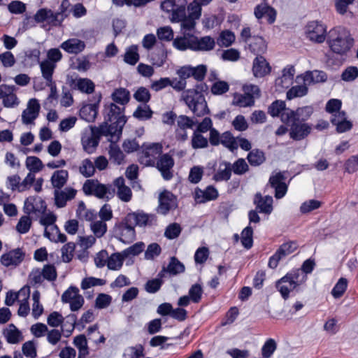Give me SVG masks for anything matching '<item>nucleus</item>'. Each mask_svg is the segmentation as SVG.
<instances>
[{
	"instance_id": "obj_3",
	"label": "nucleus",
	"mask_w": 358,
	"mask_h": 358,
	"mask_svg": "<svg viewBox=\"0 0 358 358\" xmlns=\"http://www.w3.org/2000/svg\"><path fill=\"white\" fill-rule=\"evenodd\" d=\"M307 280V275H304L300 269L293 270L287 273L285 276L278 280L275 283L277 289L282 297L286 300L289 298L292 290L299 291V287Z\"/></svg>"
},
{
	"instance_id": "obj_27",
	"label": "nucleus",
	"mask_w": 358,
	"mask_h": 358,
	"mask_svg": "<svg viewBox=\"0 0 358 358\" xmlns=\"http://www.w3.org/2000/svg\"><path fill=\"white\" fill-rule=\"evenodd\" d=\"M254 203L257 205L261 213L270 214L273 210V198L271 196L262 197L260 193H257L255 196Z\"/></svg>"
},
{
	"instance_id": "obj_45",
	"label": "nucleus",
	"mask_w": 358,
	"mask_h": 358,
	"mask_svg": "<svg viewBox=\"0 0 358 358\" xmlns=\"http://www.w3.org/2000/svg\"><path fill=\"white\" fill-rule=\"evenodd\" d=\"M143 350L142 345L128 347L124 350L122 358H140L144 356Z\"/></svg>"
},
{
	"instance_id": "obj_56",
	"label": "nucleus",
	"mask_w": 358,
	"mask_h": 358,
	"mask_svg": "<svg viewBox=\"0 0 358 358\" xmlns=\"http://www.w3.org/2000/svg\"><path fill=\"white\" fill-rule=\"evenodd\" d=\"M76 248V244L73 242H69L62 248V257L63 262H70L73 257V252Z\"/></svg>"
},
{
	"instance_id": "obj_12",
	"label": "nucleus",
	"mask_w": 358,
	"mask_h": 358,
	"mask_svg": "<svg viewBox=\"0 0 358 358\" xmlns=\"http://www.w3.org/2000/svg\"><path fill=\"white\" fill-rule=\"evenodd\" d=\"M289 137L294 141H301L306 138L312 131L310 124L291 120L289 124Z\"/></svg>"
},
{
	"instance_id": "obj_47",
	"label": "nucleus",
	"mask_w": 358,
	"mask_h": 358,
	"mask_svg": "<svg viewBox=\"0 0 358 358\" xmlns=\"http://www.w3.org/2000/svg\"><path fill=\"white\" fill-rule=\"evenodd\" d=\"M108 122H110L104 120V122L98 127L102 133V135L105 136H113L116 133L119 134V127L113 122H110V124H108Z\"/></svg>"
},
{
	"instance_id": "obj_10",
	"label": "nucleus",
	"mask_w": 358,
	"mask_h": 358,
	"mask_svg": "<svg viewBox=\"0 0 358 358\" xmlns=\"http://www.w3.org/2000/svg\"><path fill=\"white\" fill-rule=\"evenodd\" d=\"M175 162L169 153L162 154L155 163L153 167H155L161 173L162 177L165 180H170L173 177V170Z\"/></svg>"
},
{
	"instance_id": "obj_11",
	"label": "nucleus",
	"mask_w": 358,
	"mask_h": 358,
	"mask_svg": "<svg viewBox=\"0 0 358 358\" xmlns=\"http://www.w3.org/2000/svg\"><path fill=\"white\" fill-rule=\"evenodd\" d=\"M313 113V108L310 106L298 108L295 110L288 109L286 112L282 113L281 121L285 124H289L291 120L305 122L309 119Z\"/></svg>"
},
{
	"instance_id": "obj_34",
	"label": "nucleus",
	"mask_w": 358,
	"mask_h": 358,
	"mask_svg": "<svg viewBox=\"0 0 358 358\" xmlns=\"http://www.w3.org/2000/svg\"><path fill=\"white\" fill-rule=\"evenodd\" d=\"M167 273L170 275H176L185 272V265L180 262L176 257H171L169 264L167 265Z\"/></svg>"
},
{
	"instance_id": "obj_7",
	"label": "nucleus",
	"mask_w": 358,
	"mask_h": 358,
	"mask_svg": "<svg viewBox=\"0 0 358 358\" xmlns=\"http://www.w3.org/2000/svg\"><path fill=\"white\" fill-rule=\"evenodd\" d=\"M162 145L159 143H153L145 146L139 155V163L145 166H154L162 154Z\"/></svg>"
},
{
	"instance_id": "obj_16",
	"label": "nucleus",
	"mask_w": 358,
	"mask_h": 358,
	"mask_svg": "<svg viewBox=\"0 0 358 358\" xmlns=\"http://www.w3.org/2000/svg\"><path fill=\"white\" fill-rule=\"evenodd\" d=\"M101 98L100 93L96 94L94 96L96 101L84 105L80 110V117L88 122H94L98 114L99 104Z\"/></svg>"
},
{
	"instance_id": "obj_17",
	"label": "nucleus",
	"mask_w": 358,
	"mask_h": 358,
	"mask_svg": "<svg viewBox=\"0 0 358 358\" xmlns=\"http://www.w3.org/2000/svg\"><path fill=\"white\" fill-rule=\"evenodd\" d=\"M127 220L134 226L138 225L145 227L156 224L157 217L155 215L146 214L144 213H131L127 215Z\"/></svg>"
},
{
	"instance_id": "obj_46",
	"label": "nucleus",
	"mask_w": 358,
	"mask_h": 358,
	"mask_svg": "<svg viewBox=\"0 0 358 358\" xmlns=\"http://www.w3.org/2000/svg\"><path fill=\"white\" fill-rule=\"evenodd\" d=\"M191 143L194 149L206 148L208 146V139L201 133L196 131L193 133Z\"/></svg>"
},
{
	"instance_id": "obj_57",
	"label": "nucleus",
	"mask_w": 358,
	"mask_h": 358,
	"mask_svg": "<svg viewBox=\"0 0 358 358\" xmlns=\"http://www.w3.org/2000/svg\"><path fill=\"white\" fill-rule=\"evenodd\" d=\"M249 170V166L245 160L243 158L238 159L231 164V171L236 175H243Z\"/></svg>"
},
{
	"instance_id": "obj_28",
	"label": "nucleus",
	"mask_w": 358,
	"mask_h": 358,
	"mask_svg": "<svg viewBox=\"0 0 358 358\" xmlns=\"http://www.w3.org/2000/svg\"><path fill=\"white\" fill-rule=\"evenodd\" d=\"M305 84L310 85L312 83H324L327 80V75L323 71H306L302 77Z\"/></svg>"
},
{
	"instance_id": "obj_1",
	"label": "nucleus",
	"mask_w": 358,
	"mask_h": 358,
	"mask_svg": "<svg viewBox=\"0 0 358 358\" xmlns=\"http://www.w3.org/2000/svg\"><path fill=\"white\" fill-rule=\"evenodd\" d=\"M327 42L334 53L343 56L346 55L353 46L354 39L347 29L343 27H336L329 31Z\"/></svg>"
},
{
	"instance_id": "obj_53",
	"label": "nucleus",
	"mask_w": 358,
	"mask_h": 358,
	"mask_svg": "<svg viewBox=\"0 0 358 358\" xmlns=\"http://www.w3.org/2000/svg\"><path fill=\"white\" fill-rule=\"evenodd\" d=\"M77 317L75 314L71 313L68 315L64 320L63 324L61 325L62 330L66 331L68 335L71 334L76 324Z\"/></svg>"
},
{
	"instance_id": "obj_49",
	"label": "nucleus",
	"mask_w": 358,
	"mask_h": 358,
	"mask_svg": "<svg viewBox=\"0 0 358 358\" xmlns=\"http://www.w3.org/2000/svg\"><path fill=\"white\" fill-rule=\"evenodd\" d=\"M145 248V244L143 242H138L122 252V255L124 258H127L130 256H136L141 253Z\"/></svg>"
},
{
	"instance_id": "obj_63",
	"label": "nucleus",
	"mask_w": 358,
	"mask_h": 358,
	"mask_svg": "<svg viewBox=\"0 0 358 358\" xmlns=\"http://www.w3.org/2000/svg\"><path fill=\"white\" fill-rule=\"evenodd\" d=\"M358 77V68L356 66H348L341 74V79L346 82H352Z\"/></svg>"
},
{
	"instance_id": "obj_26",
	"label": "nucleus",
	"mask_w": 358,
	"mask_h": 358,
	"mask_svg": "<svg viewBox=\"0 0 358 358\" xmlns=\"http://www.w3.org/2000/svg\"><path fill=\"white\" fill-rule=\"evenodd\" d=\"M247 44L250 52L257 56L262 55L267 49L264 38L259 36H253Z\"/></svg>"
},
{
	"instance_id": "obj_18",
	"label": "nucleus",
	"mask_w": 358,
	"mask_h": 358,
	"mask_svg": "<svg viewBox=\"0 0 358 358\" xmlns=\"http://www.w3.org/2000/svg\"><path fill=\"white\" fill-rule=\"evenodd\" d=\"M24 252L20 248H17L3 254L1 257V263L6 267L17 266L24 260Z\"/></svg>"
},
{
	"instance_id": "obj_8",
	"label": "nucleus",
	"mask_w": 358,
	"mask_h": 358,
	"mask_svg": "<svg viewBox=\"0 0 358 358\" xmlns=\"http://www.w3.org/2000/svg\"><path fill=\"white\" fill-rule=\"evenodd\" d=\"M179 1L180 4L172 15L171 21L176 22H180L181 29L185 32H187V31H190L195 28L196 19L186 15L185 7L187 0H179Z\"/></svg>"
},
{
	"instance_id": "obj_31",
	"label": "nucleus",
	"mask_w": 358,
	"mask_h": 358,
	"mask_svg": "<svg viewBox=\"0 0 358 358\" xmlns=\"http://www.w3.org/2000/svg\"><path fill=\"white\" fill-rule=\"evenodd\" d=\"M69 173L66 170H59L53 173L51 177L52 186L57 189H61L67 182Z\"/></svg>"
},
{
	"instance_id": "obj_42",
	"label": "nucleus",
	"mask_w": 358,
	"mask_h": 358,
	"mask_svg": "<svg viewBox=\"0 0 358 358\" xmlns=\"http://www.w3.org/2000/svg\"><path fill=\"white\" fill-rule=\"evenodd\" d=\"M289 108H286L285 102L281 100H276L273 101L268 108V113L272 117H277L282 115V113L286 112Z\"/></svg>"
},
{
	"instance_id": "obj_13",
	"label": "nucleus",
	"mask_w": 358,
	"mask_h": 358,
	"mask_svg": "<svg viewBox=\"0 0 358 358\" xmlns=\"http://www.w3.org/2000/svg\"><path fill=\"white\" fill-rule=\"evenodd\" d=\"M47 206L44 200L39 196H29L24 201L23 210L28 215L31 213L39 215L44 214L46 211Z\"/></svg>"
},
{
	"instance_id": "obj_38",
	"label": "nucleus",
	"mask_w": 358,
	"mask_h": 358,
	"mask_svg": "<svg viewBox=\"0 0 358 358\" xmlns=\"http://www.w3.org/2000/svg\"><path fill=\"white\" fill-rule=\"evenodd\" d=\"M220 144L227 148L231 151L237 150L238 147L236 139L230 131H225L221 135Z\"/></svg>"
},
{
	"instance_id": "obj_6",
	"label": "nucleus",
	"mask_w": 358,
	"mask_h": 358,
	"mask_svg": "<svg viewBox=\"0 0 358 358\" xmlns=\"http://www.w3.org/2000/svg\"><path fill=\"white\" fill-rule=\"evenodd\" d=\"M135 226L127 220V216L113 227V234L121 242L130 243L136 238Z\"/></svg>"
},
{
	"instance_id": "obj_35",
	"label": "nucleus",
	"mask_w": 358,
	"mask_h": 358,
	"mask_svg": "<svg viewBox=\"0 0 358 358\" xmlns=\"http://www.w3.org/2000/svg\"><path fill=\"white\" fill-rule=\"evenodd\" d=\"M42 76L48 83H52V74L56 65L50 61L45 60L40 64Z\"/></svg>"
},
{
	"instance_id": "obj_44",
	"label": "nucleus",
	"mask_w": 358,
	"mask_h": 358,
	"mask_svg": "<svg viewBox=\"0 0 358 358\" xmlns=\"http://www.w3.org/2000/svg\"><path fill=\"white\" fill-rule=\"evenodd\" d=\"M177 127L182 129H193L198 123L196 120L191 118L185 115H180L177 117Z\"/></svg>"
},
{
	"instance_id": "obj_64",
	"label": "nucleus",
	"mask_w": 358,
	"mask_h": 358,
	"mask_svg": "<svg viewBox=\"0 0 358 358\" xmlns=\"http://www.w3.org/2000/svg\"><path fill=\"white\" fill-rule=\"evenodd\" d=\"M151 95L149 90L144 87H140L134 94V98L138 102L144 103H148L150 99Z\"/></svg>"
},
{
	"instance_id": "obj_15",
	"label": "nucleus",
	"mask_w": 358,
	"mask_h": 358,
	"mask_svg": "<svg viewBox=\"0 0 358 358\" xmlns=\"http://www.w3.org/2000/svg\"><path fill=\"white\" fill-rule=\"evenodd\" d=\"M178 206L176 197L167 190L160 193L159 196V206L157 212L162 215H166L171 210Z\"/></svg>"
},
{
	"instance_id": "obj_36",
	"label": "nucleus",
	"mask_w": 358,
	"mask_h": 358,
	"mask_svg": "<svg viewBox=\"0 0 358 358\" xmlns=\"http://www.w3.org/2000/svg\"><path fill=\"white\" fill-rule=\"evenodd\" d=\"M308 84H303L302 85H295L292 87L287 92V99L291 100L292 99L296 97H302L308 94V88L307 87Z\"/></svg>"
},
{
	"instance_id": "obj_29",
	"label": "nucleus",
	"mask_w": 358,
	"mask_h": 358,
	"mask_svg": "<svg viewBox=\"0 0 358 358\" xmlns=\"http://www.w3.org/2000/svg\"><path fill=\"white\" fill-rule=\"evenodd\" d=\"M61 48L69 53L78 54L85 49V44L78 38H71L62 43Z\"/></svg>"
},
{
	"instance_id": "obj_30",
	"label": "nucleus",
	"mask_w": 358,
	"mask_h": 358,
	"mask_svg": "<svg viewBox=\"0 0 358 358\" xmlns=\"http://www.w3.org/2000/svg\"><path fill=\"white\" fill-rule=\"evenodd\" d=\"M231 176V164L223 161L220 164L217 173L213 176V179L216 182L227 181Z\"/></svg>"
},
{
	"instance_id": "obj_48",
	"label": "nucleus",
	"mask_w": 358,
	"mask_h": 358,
	"mask_svg": "<svg viewBox=\"0 0 358 358\" xmlns=\"http://www.w3.org/2000/svg\"><path fill=\"white\" fill-rule=\"evenodd\" d=\"M348 280L341 278L331 290V294L336 299L341 297L347 289Z\"/></svg>"
},
{
	"instance_id": "obj_24",
	"label": "nucleus",
	"mask_w": 358,
	"mask_h": 358,
	"mask_svg": "<svg viewBox=\"0 0 358 358\" xmlns=\"http://www.w3.org/2000/svg\"><path fill=\"white\" fill-rule=\"evenodd\" d=\"M254 13L257 19H261L264 16H266L267 22L270 24L275 21L277 15L276 10L266 3L257 5L255 8Z\"/></svg>"
},
{
	"instance_id": "obj_33",
	"label": "nucleus",
	"mask_w": 358,
	"mask_h": 358,
	"mask_svg": "<svg viewBox=\"0 0 358 358\" xmlns=\"http://www.w3.org/2000/svg\"><path fill=\"white\" fill-rule=\"evenodd\" d=\"M108 154L110 160L113 163L117 165H120L123 163L125 156L120 147L115 143H110L109 146Z\"/></svg>"
},
{
	"instance_id": "obj_20",
	"label": "nucleus",
	"mask_w": 358,
	"mask_h": 358,
	"mask_svg": "<svg viewBox=\"0 0 358 358\" xmlns=\"http://www.w3.org/2000/svg\"><path fill=\"white\" fill-rule=\"evenodd\" d=\"M69 84L73 90H78L82 93L88 94H92L95 89L94 83L89 78H71Z\"/></svg>"
},
{
	"instance_id": "obj_62",
	"label": "nucleus",
	"mask_w": 358,
	"mask_h": 358,
	"mask_svg": "<svg viewBox=\"0 0 358 358\" xmlns=\"http://www.w3.org/2000/svg\"><path fill=\"white\" fill-rule=\"evenodd\" d=\"M203 289L201 285L196 283L189 290V296L194 303H199L202 296Z\"/></svg>"
},
{
	"instance_id": "obj_51",
	"label": "nucleus",
	"mask_w": 358,
	"mask_h": 358,
	"mask_svg": "<svg viewBox=\"0 0 358 358\" xmlns=\"http://www.w3.org/2000/svg\"><path fill=\"white\" fill-rule=\"evenodd\" d=\"M80 173L85 178H90L94 174V163L90 159H85L79 168Z\"/></svg>"
},
{
	"instance_id": "obj_14",
	"label": "nucleus",
	"mask_w": 358,
	"mask_h": 358,
	"mask_svg": "<svg viewBox=\"0 0 358 358\" xmlns=\"http://www.w3.org/2000/svg\"><path fill=\"white\" fill-rule=\"evenodd\" d=\"M296 248L297 245L295 242H288L281 245L275 253L270 257L268 266L271 268H275L280 260L283 259L287 255L294 252Z\"/></svg>"
},
{
	"instance_id": "obj_32",
	"label": "nucleus",
	"mask_w": 358,
	"mask_h": 358,
	"mask_svg": "<svg viewBox=\"0 0 358 358\" xmlns=\"http://www.w3.org/2000/svg\"><path fill=\"white\" fill-rule=\"evenodd\" d=\"M112 99L115 103L124 106L130 100V92L128 90L122 87L115 90L111 95Z\"/></svg>"
},
{
	"instance_id": "obj_50",
	"label": "nucleus",
	"mask_w": 358,
	"mask_h": 358,
	"mask_svg": "<svg viewBox=\"0 0 358 358\" xmlns=\"http://www.w3.org/2000/svg\"><path fill=\"white\" fill-rule=\"evenodd\" d=\"M26 166L31 172H38L43 168L41 160L34 156L27 157L26 159Z\"/></svg>"
},
{
	"instance_id": "obj_61",
	"label": "nucleus",
	"mask_w": 358,
	"mask_h": 358,
	"mask_svg": "<svg viewBox=\"0 0 358 358\" xmlns=\"http://www.w3.org/2000/svg\"><path fill=\"white\" fill-rule=\"evenodd\" d=\"M31 226V220L30 217L27 215H24L20 217L18 223L16 226V230L20 234H26L27 233L30 227Z\"/></svg>"
},
{
	"instance_id": "obj_40",
	"label": "nucleus",
	"mask_w": 358,
	"mask_h": 358,
	"mask_svg": "<svg viewBox=\"0 0 358 358\" xmlns=\"http://www.w3.org/2000/svg\"><path fill=\"white\" fill-rule=\"evenodd\" d=\"M10 88L3 99V104L6 108H13L17 106L20 103L17 96L14 94V91L16 89L15 87L10 85Z\"/></svg>"
},
{
	"instance_id": "obj_22",
	"label": "nucleus",
	"mask_w": 358,
	"mask_h": 358,
	"mask_svg": "<svg viewBox=\"0 0 358 358\" xmlns=\"http://www.w3.org/2000/svg\"><path fill=\"white\" fill-rule=\"evenodd\" d=\"M193 39L194 41V51L195 52L210 51L215 46V39L210 36L199 38L194 35Z\"/></svg>"
},
{
	"instance_id": "obj_43",
	"label": "nucleus",
	"mask_w": 358,
	"mask_h": 358,
	"mask_svg": "<svg viewBox=\"0 0 358 358\" xmlns=\"http://www.w3.org/2000/svg\"><path fill=\"white\" fill-rule=\"evenodd\" d=\"M139 60L138 48L136 45H131L127 49L124 57V61L128 64L135 65Z\"/></svg>"
},
{
	"instance_id": "obj_58",
	"label": "nucleus",
	"mask_w": 358,
	"mask_h": 358,
	"mask_svg": "<svg viewBox=\"0 0 358 358\" xmlns=\"http://www.w3.org/2000/svg\"><path fill=\"white\" fill-rule=\"evenodd\" d=\"M322 205L320 201L310 199L303 202L301 207L300 211L303 214L308 213L314 210L318 209Z\"/></svg>"
},
{
	"instance_id": "obj_2",
	"label": "nucleus",
	"mask_w": 358,
	"mask_h": 358,
	"mask_svg": "<svg viewBox=\"0 0 358 358\" xmlns=\"http://www.w3.org/2000/svg\"><path fill=\"white\" fill-rule=\"evenodd\" d=\"M208 89L206 84L200 83L195 89L187 90L184 92L183 99L189 108L197 117L203 116L209 113L207 103L203 92Z\"/></svg>"
},
{
	"instance_id": "obj_9",
	"label": "nucleus",
	"mask_w": 358,
	"mask_h": 358,
	"mask_svg": "<svg viewBox=\"0 0 358 358\" xmlns=\"http://www.w3.org/2000/svg\"><path fill=\"white\" fill-rule=\"evenodd\" d=\"M305 32L306 37L314 43H322L327 39V27L317 20L309 22Z\"/></svg>"
},
{
	"instance_id": "obj_25",
	"label": "nucleus",
	"mask_w": 358,
	"mask_h": 358,
	"mask_svg": "<svg viewBox=\"0 0 358 358\" xmlns=\"http://www.w3.org/2000/svg\"><path fill=\"white\" fill-rule=\"evenodd\" d=\"M218 196L217 190L212 185L208 186L205 190H201L198 187L195 189V200L199 203L215 200Z\"/></svg>"
},
{
	"instance_id": "obj_19",
	"label": "nucleus",
	"mask_w": 358,
	"mask_h": 358,
	"mask_svg": "<svg viewBox=\"0 0 358 358\" xmlns=\"http://www.w3.org/2000/svg\"><path fill=\"white\" fill-rule=\"evenodd\" d=\"M194 35L189 32L184 31L182 36H177L173 39V46L180 51H185L187 50L194 51Z\"/></svg>"
},
{
	"instance_id": "obj_54",
	"label": "nucleus",
	"mask_w": 358,
	"mask_h": 358,
	"mask_svg": "<svg viewBox=\"0 0 358 358\" xmlns=\"http://www.w3.org/2000/svg\"><path fill=\"white\" fill-rule=\"evenodd\" d=\"M241 243L246 249L252 248L253 244L252 235L253 229L250 226L245 227L242 231Z\"/></svg>"
},
{
	"instance_id": "obj_52",
	"label": "nucleus",
	"mask_w": 358,
	"mask_h": 358,
	"mask_svg": "<svg viewBox=\"0 0 358 358\" xmlns=\"http://www.w3.org/2000/svg\"><path fill=\"white\" fill-rule=\"evenodd\" d=\"M124 259L122 253L113 254L110 257H108L107 261L108 268L110 270L119 269L122 266Z\"/></svg>"
},
{
	"instance_id": "obj_5",
	"label": "nucleus",
	"mask_w": 358,
	"mask_h": 358,
	"mask_svg": "<svg viewBox=\"0 0 358 358\" xmlns=\"http://www.w3.org/2000/svg\"><path fill=\"white\" fill-rule=\"evenodd\" d=\"M124 106H117L115 103L106 105L104 108V120L113 122L119 127V134L127 122V117L124 115Z\"/></svg>"
},
{
	"instance_id": "obj_4",
	"label": "nucleus",
	"mask_w": 358,
	"mask_h": 358,
	"mask_svg": "<svg viewBox=\"0 0 358 358\" xmlns=\"http://www.w3.org/2000/svg\"><path fill=\"white\" fill-rule=\"evenodd\" d=\"M83 190L86 195H94L99 199L109 200L113 197L115 189L111 185H106L100 183L97 180H87Z\"/></svg>"
},
{
	"instance_id": "obj_39",
	"label": "nucleus",
	"mask_w": 358,
	"mask_h": 358,
	"mask_svg": "<svg viewBox=\"0 0 358 358\" xmlns=\"http://www.w3.org/2000/svg\"><path fill=\"white\" fill-rule=\"evenodd\" d=\"M247 159L251 166H259L265 161L264 153L258 149L252 150L248 153Z\"/></svg>"
},
{
	"instance_id": "obj_21",
	"label": "nucleus",
	"mask_w": 358,
	"mask_h": 358,
	"mask_svg": "<svg viewBox=\"0 0 358 358\" xmlns=\"http://www.w3.org/2000/svg\"><path fill=\"white\" fill-rule=\"evenodd\" d=\"M77 191L72 187H66L64 190H55V205L58 208H63L66 205V201L73 199Z\"/></svg>"
},
{
	"instance_id": "obj_60",
	"label": "nucleus",
	"mask_w": 358,
	"mask_h": 358,
	"mask_svg": "<svg viewBox=\"0 0 358 358\" xmlns=\"http://www.w3.org/2000/svg\"><path fill=\"white\" fill-rule=\"evenodd\" d=\"M203 174V168L194 166L190 169L188 180L191 183L197 184L201 181Z\"/></svg>"
},
{
	"instance_id": "obj_37",
	"label": "nucleus",
	"mask_w": 358,
	"mask_h": 358,
	"mask_svg": "<svg viewBox=\"0 0 358 358\" xmlns=\"http://www.w3.org/2000/svg\"><path fill=\"white\" fill-rule=\"evenodd\" d=\"M255 100L253 96H250L245 92L243 94H236L234 96L233 104L239 107H248L254 105Z\"/></svg>"
},
{
	"instance_id": "obj_41",
	"label": "nucleus",
	"mask_w": 358,
	"mask_h": 358,
	"mask_svg": "<svg viewBox=\"0 0 358 358\" xmlns=\"http://www.w3.org/2000/svg\"><path fill=\"white\" fill-rule=\"evenodd\" d=\"M152 110L148 105L138 106L134 112L133 116L139 120H150L152 115Z\"/></svg>"
},
{
	"instance_id": "obj_59",
	"label": "nucleus",
	"mask_w": 358,
	"mask_h": 358,
	"mask_svg": "<svg viewBox=\"0 0 358 358\" xmlns=\"http://www.w3.org/2000/svg\"><path fill=\"white\" fill-rule=\"evenodd\" d=\"M157 35L158 38L161 41H173V31L169 26L162 27L157 29Z\"/></svg>"
},
{
	"instance_id": "obj_55",
	"label": "nucleus",
	"mask_w": 358,
	"mask_h": 358,
	"mask_svg": "<svg viewBox=\"0 0 358 358\" xmlns=\"http://www.w3.org/2000/svg\"><path fill=\"white\" fill-rule=\"evenodd\" d=\"M277 344L274 339L269 338L264 344L262 348L263 358H270L276 350Z\"/></svg>"
},
{
	"instance_id": "obj_23",
	"label": "nucleus",
	"mask_w": 358,
	"mask_h": 358,
	"mask_svg": "<svg viewBox=\"0 0 358 358\" xmlns=\"http://www.w3.org/2000/svg\"><path fill=\"white\" fill-rule=\"evenodd\" d=\"M271 66L266 59L262 56H257L253 61L252 71L257 78H262L271 72Z\"/></svg>"
}]
</instances>
